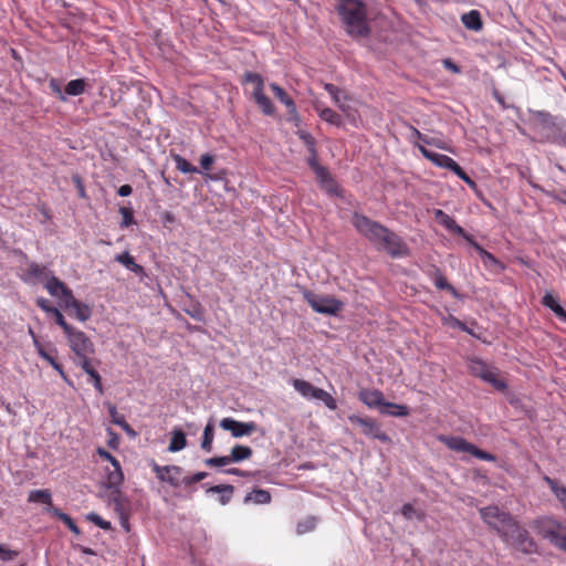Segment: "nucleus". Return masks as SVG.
<instances>
[{"mask_svg": "<svg viewBox=\"0 0 566 566\" xmlns=\"http://www.w3.org/2000/svg\"><path fill=\"white\" fill-rule=\"evenodd\" d=\"M337 12L345 32L353 39L369 36L368 7L361 0H339Z\"/></svg>", "mask_w": 566, "mask_h": 566, "instance_id": "nucleus-1", "label": "nucleus"}, {"mask_svg": "<svg viewBox=\"0 0 566 566\" xmlns=\"http://www.w3.org/2000/svg\"><path fill=\"white\" fill-rule=\"evenodd\" d=\"M44 286L51 296L60 300L61 305H63L65 308L74 310L76 317L81 322H85L91 317V307L87 304L76 300L72 290L59 277L54 275L48 277Z\"/></svg>", "mask_w": 566, "mask_h": 566, "instance_id": "nucleus-2", "label": "nucleus"}, {"mask_svg": "<svg viewBox=\"0 0 566 566\" xmlns=\"http://www.w3.org/2000/svg\"><path fill=\"white\" fill-rule=\"evenodd\" d=\"M358 398L368 408H377L381 413L395 417H407L409 415L407 406L385 401L384 394L378 389H363L359 391Z\"/></svg>", "mask_w": 566, "mask_h": 566, "instance_id": "nucleus-3", "label": "nucleus"}, {"mask_svg": "<svg viewBox=\"0 0 566 566\" xmlns=\"http://www.w3.org/2000/svg\"><path fill=\"white\" fill-rule=\"evenodd\" d=\"M533 528L543 538L566 551V525L551 517H541L533 522Z\"/></svg>", "mask_w": 566, "mask_h": 566, "instance_id": "nucleus-4", "label": "nucleus"}, {"mask_svg": "<svg viewBox=\"0 0 566 566\" xmlns=\"http://www.w3.org/2000/svg\"><path fill=\"white\" fill-rule=\"evenodd\" d=\"M352 223L356 231L373 245L378 243L380 237L386 233L387 229L386 226L359 212H354Z\"/></svg>", "mask_w": 566, "mask_h": 566, "instance_id": "nucleus-5", "label": "nucleus"}, {"mask_svg": "<svg viewBox=\"0 0 566 566\" xmlns=\"http://www.w3.org/2000/svg\"><path fill=\"white\" fill-rule=\"evenodd\" d=\"M303 297L312 310L319 314L337 315L344 307V303L331 295H318L305 290Z\"/></svg>", "mask_w": 566, "mask_h": 566, "instance_id": "nucleus-6", "label": "nucleus"}, {"mask_svg": "<svg viewBox=\"0 0 566 566\" xmlns=\"http://www.w3.org/2000/svg\"><path fill=\"white\" fill-rule=\"evenodd\" d=\"M469 371L471 375L479 377L485 382L492 385L499 391H504L507 388L506 381L500 378L499 369L489 366L481 359H471L469 363Z\"/></svg>", "mask_w": 566, "mask_h": 566, "instance_id": "nucleus-7", "label": "nucleus"}, {"mask_svg": "<svg viewBox=\"0 0 566 566\" xmlns=\"http://www.w3.org/2000/svg\"><path fill=\"white\" fill-rule=\"evenodd\" d=\"M292 386L304 398L321 400L329 410L337 409L335 398L324 389L315 387L310 381L295 378L292 380Z\"/></svg>", "mask_w": 566, "mask_h": 566, "instance_id": "nucleus-8", "label": "nucleus"}, {"mask_svg": "<svg viewBox=\"0 0 566 566\" xmlns=\"http://www.w3.org/2000/svg\"><path fill=\"white\" fill-rule=\"evenodd\" d=\"M438 440L452 451L467 452L483 461H495V457L492 453L479 449L476 446L468 442L464 438L440 434Z\"/></svg>", "mask_w": 566, "mask_h": 566, "instance_id": "nucleus-9", "label": "nucleus"}, {"mask_svg": "<svg viewBox=\"0 0 566 566\" xmlns=\"http://www.w3.org/2000/svg\"><path fill=\"white\" fill-rule=\"evenodd\" d=\"M378 250L386 251L391 258H403L409 255L407 243L389 228L386 229L378 243L375 245Z\"/></svg>", "mask_w": 566, "mask_h": 566, "instance_id": "nucleus-10", "label": "nucleus"}, {"mask_svg": "<svg viewBox=\"0 0 566 566\" xmlns=\"http://www.w3.org/2000/svg\"><path fill=\"white\" fill-rule=\"evenodd\" d=\"M72 358H78L86 355H95V346L91 338L82 331L74 328L66 335Z\"/></svg>", "mask_w": 566, "mask_h": 566, "instance_id": "nucleus-11", "label": "nucleus"}, {"mask_svg": "<svg viewBox=\"0 0 566 566\" xmlns=\"http://www.w3.org/2000/svg\"><path fill=\"white\" fill-rule=\"evenodd\" d=\"M348 420L353 424L359 426L361 428L363 434H365L366 437L377 439L384 443L391 442L390 437L385 431L381 430V427L376 419L371 417H360L357 415H350L348 416Z\"/></svg>", "mask_w": 566, "mask_h": 566, "instance_id": "nucleus-12", "label": "nucleus"}, {"mask_svg": "<svg viewBox=\"0 0 566 566\" xmlns=\"http://www.w3.org/2000/svg\"><path fill=\"white\" fill-rule=\"evenodd\" d=\"M481 518L491 528L496 531L497 534L504 530V527L511 521L512 514L510 512L501 510L496 505H490L480 509Z\"/></svg>", "mask_w": 566, "mask_h": 566, "instance_id": "nucleus-13", "label": "nucleus"}, {"mask_svg": "<svg viewBox=\"0 0 566 566\" xmlns=\"http://www.w3.org/2000/svg\"><path fill=\"white\" fill-rule=\"evenodd\" d=\"M219 424L223 430L230 431L233 438L251 436L258 430V424L253 421L241 422L230 417L221 419Z\"/></svg>", "mask_w": 566, "mask_h": 566, "instance_id": "nucleus-14", "label": "nucleus"}, {"mask_svg": "<svg viewBox=\"0 0 566 566\" xmlns=\"http://www.w3.org/2000/svg\"><path fill=\"white\" fill-rule=\"evenodd\" d=\"M151 470L157 479L167 482L171 486H179L182 469L178 465H159L155 461L151 462Z\"/></svg>", "mask_w": 566, "mask_h": 566, "instance_id": "nucleus-15", "label": "nucleus"}, {"mask_svg": "<svg viewBox=\"0 0 566 566\" xmlns=\"http://www.w3.org/2000/svg\"><path fill=\"white\" fill-rule=\"evenodd\" d=\"M418 149L424 158H427L428 160H430L438 167L446 168V169H449L452 172H454L458 169V167L460 166L451 157L443 155V154L433 153V151L427 149L422 145H418Z\"/></svg>", "mask_w": 566, "mask_h": 566, "instance_id": "nucleus-16", "label": "nucleus"}, {"mask_svg": "<svg viewBox=\"0 0 566 566\" xmlns=\"http://www.w3.org/2000/svg\"><path fill=\"white\" fill-rule=\"evenodd\" d=\"M270 88L273 92L274 96L287 108L290 120L295 122V124L297 125L300 122V116L293 98L284 91V88H282L276 83H271Z\"/></svg>", "mask_w": 566, "mask_h": 566, "instance_id": "nucleus-17", "label": "nucleus"}, {"mask_svg": "<svg viewBox=\"0 0 566 566\" xmlns=\"http://www.w3.org/2000/svg\"><path fill=\"white\" fill-rule=\"evenodd\" d=\"M48 274L49 270L45 265L31 262L23 271L21 279L27 283H34L35 281L46 279Z\"/></svg>", "mask_w": 566, "mask_h": 566, "instance_id": "nucleus-18", "label": "nucleus"}, {"mask_svg": "<svg viewBox=\"0 0 566 566\" xmlns=\"http://www.w3.org/2000/svg\"><path fill=\"white\" fill-rule=\"evenodd\" d=\"M510 545L514 546L516 549L521 551L524 554H531L536 551V544L531 538L526 530L518 531V534Z\"/></svg>", "mask_w": 566, "mask_h": 566, "instance_id": "nucleus-19", "label": "nucleus"}, {"mask_svg": "<svg viewBox=\"0 0 566 566\" xmlns=\"http://www.w3.org/2000/svg\"><path fill=\"white\" fill-rule=\"evenodd\" d=\"M434 217L436 220L449 231L459 235H464V229L461 226H459L457 221L444 211L437 209L434 211Z\"/></svg>", "mask_w": 566, "mask_h": 566, "instance_id": "nucleus-20", "label": "nucleus"}, {"mask_svg": "<svg viewBox=\"0 0 566 566\" xmlns=\"http://www.w3.org/2000/svg\"><path fill=\"white\" fill-rule=\"evenodd\" d=\"M105 485L108 489L118 490L124 481V473L122 471L120 463L117 467H113L112 470H106Z\"/></svg>", "mask_w": 566, "mask_h": 566, "instance_id": "nucleus-21", "label": "nucleus"}, {"mask_svg": "<svg viewBox=\"0 0 566 566\" xmlns=\"http://www.w3.org/2000/svg\"><path fill=\"white\" fill-rule=\"evenodd\" d=\"M252 96L264 115L272 116L275 114V107L272 101L265 95L264 90L252 92Z\"/></svg>", "mask_w": 566, "mask_h": 566, "instance_id": "nucleus-22", "label": "nucleus"}, {"mask_svg": "<svg viewBox=\"0 0 566 566\" xmlns=\"http://www.w3.org/2000/svg\"><path fill=\"white\" fill-rule=\"evenodd\" d=\"M314 172H315L317 179L319 180V182L326 187L328 192H332L335 195L338 193V191H337L338 187L335 184V181L333 180L327 168H325L324 166H317L316 169L314 170Z\"/></svg>", "mask_w": 566, "mask_h": 566, "instance_id": "nucleus-23", "label": "nucleus"}, {"mask_svg": "<svg viewBox=\"0 0 566 566\" xmlns=\"http://www.w3.org/2000/svg\"><path fill=\"white\" fill-rule=\"evenodd\" d=\"M431 277H432L433 283H434L437 289L446 290L452 296L459 297V292L454 289L453 285H451L448 282L447 277L443 275V273L438 268H434V270L432 271Z\"/></svg>", "mask_w": 566, "mask_h": 566, "instance_id": "nucleus-24", "label": "nucleus"}, {"mask_svg": "<svg viewBox=\"0 0 566 566\" xmlns=\"http://www.w3.org/2000/svg\"><path fill=\"white\" fill-rule=\"evenodd\" d=\"M507 523L509 524L504 527V530H502L499 536L502 538L503 542L510 545L518 534V531H524L525 528L522 527L513 516L511 517V521Z\"/></svg>", "mask_w": 566, "mask_h": 566, "instance_id": "nucleus-25", "label": "nucleus"}, {"mask_svg": "<svg viewBox=\"0 0 566 566\" xmlns=\"http://www.w3.org/2000/svg\"><path fill=\"white\" fill-rule=\"evenodd\" d=\"M543 480L566 511V486L560 485L555 479H552L548 475H545Z\"/></svg>", "mask_w": 566, "mask_h": 566, "instance_id": "nucleus-26", "label": "nucleus"}, {"mask_svg": "<svg viewBox=\"0 0 566 566\" xmlns=\"http://www.w3.org/2000/svg\"><path fill=\"white\" fill-rule=\"evenodd\" d=\"M542 304L554 312L559 319L566 322V311L559 305L553 294L547 292L542 298Z\"/></svg>", "mask_w": 566, "mask_h": 566, "instance_id": "nucleus-27", "label": "nucleus"}, {"mask_svg": "<svg viewBox=\"0 0 566 566\" xmlns=\"http://www.w3.org/2000/svg\"><path fill=\"white\" fill-rule=\"evenodd\" d=\"M461 21L469 30L480 31L483 27L481 14L478 10H471L461 17Z\"/></svg>", "mask_w": 566, "mask_h": 566, "instance_id": "nucleus-28", "label": "nucleus"}, {"mask_svg": "<svg viewBox=\"0 0 566 566\" xmlns=\"http://www.w3.org/2000/svg\"><path fill=\"white\" fill-rule=\"evenodd\" d=\"M115 260L137 275L145 274L144 268L142 265L137 264L135 262L134 258L128 252H123L120 254H117L115 256Z\"/></svg>", "mask_w": 566, "mask_h": 566, "instance_id": "nucleus-29", "label": "nucleus"}, {"mask_svg": "<svg viewBox=\"0 0 566 566\" xmlns=\"http://www.w3.org/2000/svg\"><path fill=\"white\" fill-rule=\"evenodd\" d=\"M48 512L51 515L61 520L73 534H75V535L81 534V530L78 528V526L75 524V522L73 521V518L70 515L62 512L60 509H57L55 506L48 507Z\"/></svg>", "mask_w": 566, "mask_h": 566, "instance_id": "nucleus-30", "label": "nucleus"}, {"mask_svg": "<svg viewBox=\"0 0 566 566\" xmlns=\"http://www.w3.org/2000/svg\"><path fill=\"white\" fill-rule=\"evenodd\" d=\"M271 502V494L263 489H254L244 497V503L268 504Z\"/></svg>", "mask_w": 566, "mask_h": 566, "instance_id": "nucleus-31", "label": "nucleus"}, {"mask_svg": "<svg viewBox=\"0 0 566 566\" xmlns=\"http://www.w3.org/2000/svg\"><path fill=\"white\" fill-rule=\"evenodd\" d=\"M324 88L327 91V93L331 95L333 102L335 105L342 111L347 112L346 105L343 103V99H346L347 96L334 84L326 83L324 85Z\"/></svg>", "mask_w": 566, "mask_h": 566, "instance_id": "nucleus-32", "label": "nucleus"}, {"mask_svg": "<svg viewBox=\"0 0 566 566\" xmlns=\"http://www.w3.org/2000/svg\"><path fill=\"white\" fill-rule=\"evenodd\" d=\"M187 446L186 434L181 429H174L168 450L178 452Z\"/></svg>", "mask_w": 566, "mask_h": 566, "instance_id": "nucleus-33", "label": "nucleus"}, {"mask_svg": "<svg viewBox=\"0 0 566 566\" xmlns=\"http://www.w3.org/2000/svg\"><path fill=\"white\" fill-rule=\"evenodd\" d=\"M252 449L248 446L237 444L231 449L230 459L232 462H241L252 457Z\"/></svg>", "mask_w": 566, "mask_h": 566, "instance_id": "nucleus-34", "label": "nucleus"}, {"mask_svg": "<svg viewBox=\"0 0 566 566\" xmlns=\"http://www.w3.org/2000/svg\"><path fill=\"white\" fill-rule=\"evenodd\" d=\"M28 501L31 503H42L49 505V507L52 505V495L49 490H33L29 493Z\"/></svg>", "mask_w": 566, "mask_h": 566, "instance_id": "nucleus-35", "label": "nucleus"}, {"mask_svg": "<svg viewBox=\"0 0 566 566\" xmlns=\"http://www.w3.org/2000/svg\"><path fill=\"white\" fill-rule=\"evenodd\" d=\"M213 439H214V424H213V420L210 419L203 429L201 448L205 451L210 452L212 450Z\"/></svg>", "mask_w": 566, "mask_h": 566, "instance_id": "nucleus-36", "label": "nucleus"}, {"mask_svg": "<svg viewBox=\"0 0 566 566\" xmlns=\"http://www.w3.org/2000/svg\"><path fill=\"white\" fill-rule=\"evenodd\" d=\"M315 109L318 113V116L321 119L335 125L340 126L342 125V117L339 114H337L335 111H333L329 107L319 108L318 106H315Z\"/></svg>", "mask_w": 566, "mask_h": 566, "instance_id": "nucleus-37", "label": "nucleus"}, {"mask_svg": "<svg viewBox=\"0 0 566 566\" xmlns=\"http://www.w3.org/2000/svg\"><path fill=\"white\" fill-rule=\"evenodd\" d=\"M208 492L220 493V503L226 505L230 502L234 488L230 484H220L209 488Z\"/></svg>", "mask_w": 566, "mask_h": 566, "instance_id": "nucleus-38", "label": "nucleus"}, {"mask_svg": "<svg viewBox=\"0 0 566 566\" xmlns=\"http://www.w3.org/2000/svg\"><path fill=\"white\" fill-rule=\"evenodd\" d=\"M73 363L81 367L84 373L93 370L101 364L98 359L94 358V355H86L78 358H72Z\"/></svg>", "mask_w": 566, "mask_h": 566, "instance_id": "nucleus-39", "label": "nucleus"}, {"mask_svg": "<svg viewBox=\"0 0 566 566\" xmlns=\"http://www.w3.org/2000/svg\"><path fill=\"white\" fill-rule=\"evenodd\" d=\"M73 363L81 367L84 373L93 370L101 364L98 359L94 358V355H86L78 358H72Z\"/></svg>", "mask_w": 566, "mask_h": 566, "instance_id": "nucleus-40", "label": "nucleus"}, {"mask_svg": "<svg viewBox=\"0 0 566 566\" xmlns=\"http://www.w3.org/2000/svg\"><path fill=\"white\" fill-rule=\"evenodd\" d=\"M86 82L83 78L70 81L64 88L65 94L70 96H78L85 92Z\"/></svg>", "mask_w": 566, "mask_h": 566, "instance_id": "nucleus-41", "label": "nucleus"}, {"mask_svg": "<svg viewBox=\"0 0 566 566\" xmlns=\"http://www.w3.org/2000/svg\"><path fill=\"white\" fill-rule=\"evenodd\" d=\"M473 245L476 249V251L480 253L484 265H486V266L495 265V266H499L501 269H504V265L492 253H490L489 251L484 250L478 243H474Z\"/></svg>", "mask_w": 566, "mask_h": 566, "instance_id": "nucleus-42", "label": "nucleus"}, {"mask_svg": "<svg viewBox=\"0 0 566 566\" xmlns=\"http://www.w3.org/2000/svg\"><path fill=\"white\" fill-rule=\"evenodd\" d=\"M243 82L253 84V92H259V91L264 90V81H263V77L259 73L245 72L243 75Z\"/></svg>", "mask_w": 566, "mask_h": 566, "instance_id": "nucleus-43", "label": "nucleus"}, {"mask_svg": "<svg viewBox=\"0 0 566 566\" xmlns=\"http://www.w3.org/2000/svg\"><path fill=\"white\" fill-rule=\"evenodd\" d=\"M172 159L176 164V168L184 174L199 172L197 167L191 165L186 158L180 155H174Z\"/></svg>", "mask_w": 566, "mask_h": 566, "instance_id": "nucleus-44", "label": "nucleus"}, {"mask_svg": "<svg viewBox=\"0 0 566 566\" xmlns=\"http://www.w3.org/2000/svg\"><path fill=\"white\" fill-rule=\"evenodd\" d=\"M112 502L114 504V509L118 515L120 513H126L127 511V501L123 496V494L119 492V490H115L112 496Z\"/></svg>", "mask_w": 566, "mask_h": 566, "instance_id": "nucleus-45", "label": "nucleus"}, {"mask_svg": "<svg viewBox=\"0 0 566 566\" xmlns=\"http://www.w3.org/2000/svg\"><path fill=\"white\" fill-rule=\"evenodd\" d=\"M51 315L54 317L55 323L63 329L65 336L75 328L65 321L59 308L52 310Z\"/></svg>", "mask_w": 566, "mask_h": 566, "instance_id": "nucleus-46", "label": "nucleus"}, {"mask_svg": "<svg viewBox=\"0 0 566 566\" xmlns=\"http://www.w3.org/2000/svg\"><path fill=\"white\" fill-rule=\"evenodd\" d=\"M315 526H316V518L313 516H308L305 520L300 521L297 523L296 533L300 535L305 534L307 532L313 531L315 528Z\"/></svg>", "mask_w": 566, "mask_h": 566, "instance_id": "nucleus-47", "label": "nucleus"}, {"mask_svg": "<svg viewBox=\"0 0 566 566\" xmlns=\"http://www.w3.org/2000/svg\"><path fill=\"white\" fill-rule=\"evenodd\" d=\"M119 213L122 214L120 228H128L135 223L134 211L130 207H119Z\"/></svg>", "mask_w": 566, "mask_h": 566, "instance_id": "nucleus-48", "label": "nucleus"}, {"mask_svg": "<svg viewBox=\"0 0 566 566\" xmlns=\"http://www.w3.org/2000/svg\"><path fill=\"white\" fill-rule=\"evenodd\" d=\"M401 514L406 520L417 518L422 521L424 518V514L420 511H417L411 504H403L401 509Z\"/></svg>", "mask_w": 566, "mask_h": 566, "instance_id": "nucleus-49", "label": "nucleus"}, {"mask_svg": "<svg viewBox=\"0 0 566 566\" xmlns=\"http://www.w3.org/2000/svg\"><path fill=\"white\" fill-rule=\"evenodd\" d=\"M411 130H412V134L415 135V137L418 140H420L421 143L427 144V145H432V146H436V147L442 148V149L444 148L439 140H437L436 138L429 137L428 135L422 134L416 127L411 126Z\"/></svg>", "mask_w": 566, "mask_h": 566, "instance_id": "nucleus-50", "label": "nucleus"}, {"mask_svg": "<svg viewBox=\"0 0 566 566\" xmlns=\"http://www.w3.org/2000/svg\"><path fill=\"white\" fill-rule=\"evenodd\" d=\"M31 335L33 336V340H34V346L36 348V352L38 354L40 355V357H42L43 359H45L51 366H53V364L55 361H57L55 359V357H53L50 353H48L44 347L41 345V343L38 340L36 336L34 335V333L32 331H30Z\"/></svg>", "mask_w": 566, "mask_h": 566, "instance_id": "nucleus-51", "label": "nucleus"}, {"mask_svg": "<svg viewBox=\"0 0 566 566\" xmlns=\"http://www.w3.org/2000/svg\"><path fill=\"white\" fill-rule=\"evenodd\" d=\"M88 377L91 382L93 384L94 388L102 395L104 394V387L102 382V376L99 375L97 368L93 370H87L85 373Z\"/></svg>", "mask_w": 566, "mask_h": 566, "instance_id": "nucleus-52", "label": "nucleus"}, {"mask_svg": "<svg viewBox=\"0 0 566 566\" xmlns=\"http://www.w3.org/2000/svg\"><path fill=\"white\" fill-rule=\"evenodd\" d=\"M206 465L211 468L226 467L232 463L230 455L214 457L205 460Z\"/></svg>", "mask_w": 566, "mask_h": 566, "instance_id": "nucleus-53", "label": "nucleus"}, {"mask_svg": "<svg viewBox=\"0 0 566 566\" xmlns=\"http://www.w3.org/2000/svg\"><path fill=\"white\" fill-rule=\"evenodd\" d=\"M297 136L305 144L308 151H314V149H316L315 139L310 133L305 130H298Z\"/></svg>", "mask_w": 566, "mask_h": 566, "instance_id": "nucleus-54", "label": "nucleus"}, {"mask_svg": "<svg viewBox=\"0 0 566 566\" xmlns=\"http://www.w3.org/2000/svg\"><path fill=\"white\" fill-rule=\"evenodd\" d=\"M87 518L102 530L108 531L112 528V524L108 521L103 520L99 515L91 513Z\"/></svg>", "mask_w": 566, "mask_h": 566, "instance_id": "nucleus-55", "label": "nucleus"}, {"mask_svg": "<svg viewBox=\"0 0 566 566\" xmlns=\"http://www.w3.org/2000/svg\"><path fill=\"white\" fill-rule=\"evenodd\" d=\"M108 413H109V417L112 418V422L117 426L123 424V422L125 421V417L117 411V408L115 405H112V403L108 405Z\"/></svg>", "mask_w": 566, "mask_h": 566, "instance_id": "nucleus-56", "label": "nucleus"}, {"mask_svg": "<svg viewBox=\"0 0 566 566\" xmlns=\"http://www.w3.org/2000/svg\"><path fill=\"white\" fill-rule=\"evenodd\" d=\"M207 475L208 474L206 472H197L193 475L185 476L182 479V483L188 486L193 483H198V482L202 481Z\"/></svg>", "mask_w": 566, "mask_h": 566, "instance_id": "nucleus-57", "label": "nucleus"}, {"mask_svg": "<svg viewBox=\"0 0 566 566\" xmlns=\"http://www.w3.org/2000/svg\"><path fill=\"white\" fill-rule=\"evenodd\" d=\"M454 174L471 188L476 187L475 181L461 168V166L458 167Z\"/></svg>", "mask_w": 566, "mask_h": 566, "instance_id": "nucleus-58", "label": "nucleus"}, {"mask_svg": "<svg viewBox=\"0 0 566 566\" xmlns=\"http://www.w3.org/2000/svg\"><path fill=\"white\" fill-rule=\"evenodd\" d=\"M97 454L103 460L108 461L112 464V467H117V464H119V461L114 455H112L108 451H106L103 448H98L97 449Z\"/></svg>", "mask_w": 566, "mask_h": 566, "instance_id": "nucleus-59", "label": "nucleus"}, {"mask_svg": "<svg viewBox=\"0 0 566 566\" xmlns=\"http://www.w3.org/2000/svg\"><path fill=\"white\" fill-rule=\"evenodd\" d=\"M214 163V156L210 154H203L200 157V166L203 170H210Z\"/></svg>", "mask_w": 566, "mask_h": 566, "instance_id": "nucleus-60", "label": "nucleus"}, {"mask_svg": "<svg viewBox=\"0 0 566 566\" xmlns=\"http://www.w3.org/2000/svg\"><path fill=\"white\" fill-rule=\"evenodd\" d=\"M35 303H36V306H38L39 308H41L42 311H44V312H45V313H48V314H51V313H52V310H55V308H56V307L52 306V305L50 304V302H49L46 298H44V297H39V298H36V302H35Z\"/></svg>", "mask_w": 566, "mask_h": 566, "instance_id": "nucleus-61", "label": "nucleus"}, {"mask_svg": "<svg viewBox=\"0 0 566 566\" xmlns=\"http://www.w3.org/2000/svg\"><path fill=\"white\" fill-rule=\"evenodd\" d=\"M18 555L17 552L4 548L0 545V559L11 560Z\"/></svg>", "mask_w": 566, "mask_h": 566, "instance_id": "nucleus-62", "label": "nucleus"}, {"mask_svg": "<svg viewBox=\"0 0 566 566\" xmlns=\"http://www.w3.org/2000/svg\"><path fill=\"white\" fill-rule=\"evenodd\" d=\"M310 153V157L307 159V163L310 165V167L315 170L317 166H321L318 164V157H317V150L314 149V151H308Z\"/></svg>", "mask_w": 566, "mask_h": 566, "instance_id": "nucleus-63", "label": "nucleus"}, {"mask_svg": "<svg viewBox=\"0 0 566 566\" xmlns=\"http://www.w3.org/2000/svg\"><path fill=\"white\" fill-rule=\"evenodd\" d=\"M224 473L232 474V475H239V476H252L253 475L252 472L243 471V470L238 469V468L228 469V470L224 471Z\"/></svg>", "mask_w": 566, "mask_h": 566, "instance_id": "nucleus-64", "label": "nucleus"}]
</instances>
